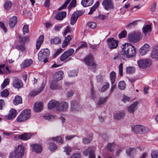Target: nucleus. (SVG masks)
Returning <instances> with one entry per match:
<instances>
[{
    "instance_id": "nucleus-1",
    "label": "nucleus",
    "mask_w": 158,
    "mask_h": 158,
    "mask_svg": "<svg viewBox=\"0 0 158 158\" xmlns=\"http://www.w3.org/2000/svg\"><path fill=\"white\" fill-rule=\"evenodd\" d=\"M121 48L122 50L120 52V54L125 55L127 58H131L135 55V47L130 44H125L122 45Z\"/></svg>"
},
{
    "instance_id": "nucleus-2",
    "label": "nucleus",
    "mask_w": 158,
    "mask_h": 158,
    "mask_svg": "<svg viewBox=\"0 0 158 158\" xmlns=\"http://www.w3.org/2000/svg\"><path fill=\"white\" fill-rule=\"evenodd\" d=\"M24 148L21 145H19L14 151L11 153L9 158H23L24 154Z\"/></svg>"
},
{
    "instance_id": "nucleus-3",
    "label": "nucleus",
    "mask_w": 158,
    "mask_h": 158,
    "mask_svg": "<svg viewBox=\"0 0 158 158\" xmlns=\"http://www.w3.org/2000/svg\"><path fill=\"white\" fill-rule=\"evenodd\" d=\"M142 35L139 32H134L128 35V40L132 42L136 43L139 41L142 38Z\"/></svg>"
},
{
    "instance_id": "nucleus-4",
    "label": "nucleus",
    "mask_w": 158,
    "mask_h": 158,
    "mask_svg": "<svg viewBox=\"0 0 158 158\" xmlns=\"http://www.w3.org/2000/svg\"><path fill=\"white\" fill-rule=\"evenodd\" d=\"M134 132L137 134H144L149 131V129L141 125H136L133 128Z\"/></svg>"
},
{
    "instance_id": "nucleus-5",
    "label": "nucleus",
    "mask_w": 158,
    "mask_h": 158,
    "mask_svg": "<svg viewBox=\"0 0 158 158\" xmlns=\"http://www.w3.org/2000/svg\"><path fill=\"white\" fill-rule=\"evenodd\" d=\"M31 110L29 109L23 110L17 118L19 122L24 121L27 119L30 116Z\"/></svg>"
},
{
    "instance_id": "nucleus-6",
    "label": "nucleus",
    "mask_w": 158,
    "mask_h": 158,
    "mask_svg": "<svg viewBox=\"0 0 158 158\" xmlns=\"http://www.w3.org/2000/svg\"><path fill=\"white\" fill-rule=\"evenodd\" d=\"M50 53V51L48 48L42 49L38 54V59L42 61L44 58H48Z\"/></svg>"
},
{
    "instance_id": "nucleus-7",
    "label": "nucleus",
    "mask_w": 158,
    "mask_h": 158,
    "mask_svg": "<svg viewBox=\"0 0 158 158\" xmlns=\"http://www.w3.org/2000/svg\"><path fill=\"white\" fill-rule=\"evenodd\" d=\"M137 63L139 67L145 69L151 65V61L149 59L141 60L138 61Z\"/></svg>"
},
{
    "instance_id": "nucleus-8",
    "label": "nucleus",
    "mask_w": 158,
    "mask_h": 158,
    "mask_svg": "<svg viewBox=\"0 0 158 158\" xmlns=\"http://www.w3.org/2000/svg\"><path fill=\"white\" fill-rule=\"evenodd\" d=\"M83 13L84 12L82 10L74 12L71 16L70 24L73 25L77 22L78 18L82 15Z\"/></svg>"
},
{
    "instance_id": "nucleus-9",
    "label": "nucleus",
    "mask_w": 158,
    "mask_h": 158,
    "mask_svg": "<svg viewBox=\"0 0 158 158\" xmlns=\"http://www.w3.org/2000/svg\"><path fill=\"white\" fill-rule=\"evenodd\" d=\"M107 42L109 48L110 49H113L117 48L118 41L114 40L113 38H110L107 39Z\"/></svg>"
},
{
    "instance_id": "nucleus-10",
    "label": "nucleus",
    "mask_w": 158,
    "mask_h": 158,
    "mask_svg": "<svg viewBox=\"0 0 158 158\" xmlns=\"http://www.w3.org/2000/svg\"><path fill=\"white\" fill-rule=\"evenodd\" d=\"M74 51L73 49L71 48L68 51L64 52L60 56V59L61 61H63L68 58L72 55Z\"/></svg>"
},
{
    "instance_id": "nucleus-11",
    "label": "nucleus",
    "mask_w": 158,
    "mask_h": 158,
    "mask_svg": "<svg viewBox=\"0 0 158 158\" xmlns=\"http://www.w3.org/2000/svg\"><path fill=\"white\" fill-rule=\"evenodd\" d=\"M102 5L106 10L113 9L114 8L112 0H103Z\"/></svg>"
},
{
    "instance_id": "nucleus-12",
    "label": "nucleus",
    "mask_w": 158,
    "mask_h": 158,
    "mask_svg": "<svg viewBox=\"0 0 158 158\" xmlns=\"http://www.w3.org/2000/svg\"><path fill=\"white\" fill-rule=\"evenodd\" d=\"M12 85L15 88L19 89L22 87L23 84L21 80L17 77L13 78Z\"/></svg>"
},
{
    "instance_id": "nucleus-13",
    "label": "nucleus",
    "mask_w": 158,
    "mask_h": 158,
    "mask_svg": "<svg viewBox=\"0 0 158 158\" xmlns=\"http://www.w3.org/2000/svg\"><path fill=\"white\" fill-rule=\"evenodd\" d=\"M68 106V104L65 102H62L60 103L58 102L56 110L59 111H65L67 109Z\"/></svg>"
},
{
    "instance_id": "nucleus-14",
    "label": "nucleus",
    "mask_w": 158,
    "mask_h": 158,
    "mask_svg": "<svg viewBox=\"0 0 158 158\" xmlns=\"http://www.w3.org/2000/svg\"><path fill=\"white\" fill-rule=\"evenodd\" d=\"M139 102L138 101L133 102L128 107L127 110L128 111L131 113H133L138 108L137 105Z\"/></svg>"
},
{
    "instance_id": "nucleus-15",
    "label": "nucleus",
    "mask_w": 158,
    "mask_h": 158,
    "mask_svg": "<svg viewBox=\"0 0 158 158\" xmlns=\"http://www.w3.org/2000/svg\"><path fill=\"white\" fill-rule=\"evenodd\" d=\"M16 110L14 109H11L9 111L8 114L5 116V118L6 119L11 120L16 117Z\"/></svg>"
},
{
    "instance_id": "nucleus-16",
    "label": "nucleus",
    "mask_w": 158,
    "mask_h": 158,
    "mask_svg": "<svg viewBox=\"0 0 158 158\" xmlns=\"http://www.w3.org/2000/svg\"><path fill=\"white\" fill-rule=\"evenodd\" d=\"M151 58L158 60V45H155L153 48V50L150 54Z\"/></svg>"
},
{
    "instance_id": "nucleus-17",
    "label": "nucleus",
    "mask_w": 158,
    "mask_h": 158,
    "mask_svg": "<svg viewBox=\"0 0 158 158\" xmlns=\"http://www.w3.org/2000/svg\"><path fill=\"white\" fill-rule=\"evenodd\" d=\"M149 45L147 44H145L139 49L140 53L141 56L144 55L149 51Z\"/></svg>"
},
{
    "instance_id": "nucleus-18",
    "label": "nucleus",
    "mask_w": 158,
    "mask_h": 158,
    "mask_svg": "<svg viewBox=\"0 0 158 158\" xmlns=\"http://www.w3.org/2000/svg\"><path fill=\"white\" fill-rule=\"evenodd\" d=\"M85 64L89 66H91V64L94 61V57L90 55H88L84 59Z\"/></svg>"
},
{
    "instance_id": "nucleus-19",
    "label": "nucleus",
    "mask_w": 158,
    "mask_h": 158,
    "mask_svg": "<svg viewBox=\"0 0 158 158\" xmlns=\"http://www.w3.org/2000/svg\"><path fill=\"white\" fill-rule=\"evenodd\" d=\"M43 104L42 102H36L35 103L34 109L35 112L41 111L43 109Z\"/></svg>"
},
{
    "instance_id": "nucleus-20",
    "label": "nucleus",
    "mask_w": 158,
    "mask_h": 158,
    "mask_svg": "<svg viewBox=\"0 0 158 158\" xmlns=\"http://www.w3.org/2000/svg\"><path fill=\"white\" fill-rule=\"evenodd\" d=\"M31 146L32 147V151L36 153H40L42 150V147L40 145L34 144H32Z\"/></svg>"
},
{
    "instance_id": "nucleus-21",
    "label": "nucleus",
    "mask_w": 158,
    "mask_h": 158,
    "mask_svg": "<svg viewBox=\"0 0 158 158\" xmlns=\"http://www.w3.org/2000/svg\"><path fill=\"white\" fill-rule=\"evenodd\" d=\"M71 109L73 111L78 110L80 107L78 102L76 101L71 102Z\"/></svg>"
},
{
    "instance_id": "nucleus-22",
    "label": "nucleus",
    "mask_w": 158,
    "mask_h": 158,
    "mask_svg": "<svg viewBox=\"0 0 158 158\" xmlns=\"http://www.w3.org/2000/svg\"><path fill=\"white\" fill-rule=\"evenodd\" d=\"M44 39V36L43 35H40L38 39L36 45L37 50H38L40 49L41 44L43 42Z\"/></svg>"
},
{
    "instance_id": "nucleus-23",
    "label": "nucleus",
    "mask_w": 158,
    "mask_h": 158,
    "mask_svg": "<svg viewBox=\"0 0 158 158\" xmlns=\"http://www.w3.org/2000/svg\"><path fill=\"white\" fill-rule=\"evenodd\" d=\"M17 23V18L16 16H14L9 20V25L11 28L14 27Z\"/></svg>"
},
{
    "instance_id": "nucleus-24",
    "label": "nucleus",
    "mask_w": 158,
    "mask_h": 158,
    "mask_svg": "<svg viewBox=\"0 0 158 158\" xmlns=\"http://www.w3.org/2000/svg\"><path fill=\"white\" fill-rule=\"evenodd\" d=\"M58 102L55 100H52L50 101L48 103V108L49 109H51L52 108L56 107L58 104Z\"/></svg>"
},
{
    "instance_id": "nucleus-25",
    "label": "nucleus",
    "mask_w": 158,
    "mask_h": 158,
    "mask_svg": "<svg viewBox=\"0 0 158 158\" xmlns=\"http://www.w3.org/2000/svg\"><path fill=\"white\" fill-rule=\"evenodd\" d=\"M32 63V60L31 59L25 60L21 64V68H24L29 66L31 65Z\"/></svg>"
},
{
    "instance_id": "nucleus-26",
    "label": "nucleus",
    "mask_w": 158,
    "mask_h": 158,
    "mask_svg": "<svg viewBox=\"0 0 158 158\" xmlns=\"http://www.w3.org/2000/svg\"><path fill=\"white\" fill-rule=\"evenodd\" d=\"M139 148V147L130 148L126 150V153L128 156H131L134 155V153L136 152V149Z\"/></svg>"
},
{
    "instance_id": "nucleus-27",
    "label": "nucleus",
    "mask_w": 158,
    "mask_h": 158,
    "mask_svg": "<svg viewBox=\"0 0 158 158\" xmlns=\"http://www.w3.org/2000/svg\"><path fill=\"white\" fill-rule=\"evenodd\" d=\"M94 0H82L81 5L85 7L89 6L92 5Z\"/></svg>"
},
{
    "instance_id": "nucleus-28",
    "label": "nucleus",
    "mask_w": 158,
    "mask_h": 158,
    "mask_svg": "<svg viewBox=\"0 0 158 158\" xmlns=\"http://www.w3.org/2000/svg\"><path fill=\"white\" fill-rule=\"evenodd\" d=\"M66 15V13L65 12H61L58 13L56 17V18L58 20H61Z\"/></svg>"
},
{
    "instance_id": "nucleus-29",
    "label": "nucleus",
    "mask_w": 158,
    "mask_h": 158,
    "mask_svg": "<svg viewBox=\"0 0 158 158\" xmlns=\"http://www.w3.org/2000/svg\"><path fill=\"white\" fill-rule=\"evenodd\" d=\"M51 88L52 89H61V87L58 85L56 81L53 80L51 84Z\"/></svg>"
},
{
    "instance_id": "nucleus-30",
    "label": "nucleus",
    "mask_w": 158,
    "mask_h": 158,
    "mask_svg": "<svg viewBox=\"0 0 158 158\" xmlns=\"http://www.w3.org/2000/svg\"><path fill=\"white\" fill-rule=\"evenodd\" d=\"M143 33L146 35L151 31V27L150 25H146L142 28Z\"/></svg>"
},
{
    "instance_id": "nucleus-31",
    "label": "nucleus",
    "mask_w": 158,
    "mask_h": 158,
    "mask_svg": "<svg viewBox=\"0 0 158 158\" xmlns=\"http://www.w3.org/2000/svg\"><path fill=\"white\" fill-rule=\"evenodd\" d=\"M31 135L30 133H25L23 135H19V138L23 140H27L31 137Z\"/></svg>"
},
{
    "instance_id": "nucleus-32",
    "label": "nucleus",
    "mask_w": 158,
    "mask_h": 158,
    "mask_svg": "<svg viewBox=\"0 0 158 158\" xmlns=\"http://www.w3.org/2000/svg\"><path fill=\"white\" fill-rule=\"evenodd\" d=\"M63 74L64 72L62 71H60L56 72L55 75L56 80L58 81L61 80L63 78Z\"/></svg>"
},
{
    "instance_id": "nucleus-33",
    "label": "nucleus",
    "mask_w": 158,
    "mask_h": 158,
    "mask_svg": "<svg viewBox=\"0 0 158 158\" xmlns=\"http://www.w3.org/2000/svg\"><path fill=\"white\" fill-rule=\"evenodd\" d=\"M13 103L15 105L21 104L22 102V98L19 95H17L15 97V99L13 100Z\"/></svg>"
},
{
    "instance_id": "nucleus-34",
    "label": "nucleus",
    "mask_w": 158,
    "mask_h": 158,
    "mask_svg": "<svg viewBox=\"0 0 158 158\" xmlns=\"http://www.w3.org/2000/svg\"><path fill=\"white\" fill-rule=\"evenodd\" d=\"M19 42L23 43V44L28 42L30 40L29 37L28 36H25L24 37L19 36Z\"/></svg>"
},
{
    "instance_id": "nucleus-35",
    "label": "nucleus",
    "mask_w": 158,
    "mask_h": 158,
    "mask_svg": "<svg viewBox=\"0 0 158 158\" xmlns=\"http://www.w3.org/2000/svg\"><path fill=\"white\" fill-rule=\"evenodd\" d=\"M71 40V37L69 35H68L67 37H65L63 43L62 47L64 48L67 46L69 44L70 41Z\"/></svg>"
},
{
    "instance_id": "nucleus-36",
    "label": "nucleus",
    "mask_w": 158,
    "mask_h": 158,
    "mask_svg": "<svg viewBox=\"0 0 158 158\" xmlns=\"http://www.w3.org/2000/svg\"><path fill=\"white\" fill-rule=\"evenodd\" d=\"M45 85L42 83L41 86L40 88L36 91H34L31 93V94L32 96H35L40 93L44 88Z\"/></svg>"
},
{
    "instance_id": "nucleus-37",
    "label": "nucleus",
    "mask_w": 158,
    "mask_h": 158,
    "mask_svg": "<svg viewBox=\"0 0 158 158\" xmlns=\"http://www.w3.org/2000/svg\"><path fill=\"white\" fill-rule=\"evenodd\" d=\"M110 78L111 85H113L114 83L116 78V73L114 71H112L110 73Z\"/></svg>"
},
{
    "instance_id": "nucleus-38",
    "label": "nucleus",
    "mask_w": 158,
    "mask_h": 158,
    "mask_svg": "<svg viewBox=\"0 0 158 158\" xmlns=\"http://www.w3.org/2000/svg\"><path fill=\"white\" fill-rule=\"evenodd\" d=\"M125 114L124 112H120L114 114V117L115 119H119L123 118Z\"/></svg>"
},
{
    "instance_id": "nucleus-39",
    "label": "nucleus",
    "mask_w": 158,
    "mask_h": 158,
    "mask_svg": "<svg viewBox=\"0 0 158 158\" xmlns=\"http://www.w3.org/2000/svg\"><path fill=\"white\" fill-rule=\"evenodd\" d=\"M50 42L52 44H56L60 43L61 40L59 37H56L52 39L51 40Z\"/></svg>"
},
{
    "instance_id": "nucleus-40",
    "label": "nucleus",
    "mask_w": 158,
    "mask_h": 158,
    "mask_svg": "<svg viewBox=\"0 0 158 158\" xmlns=\"http://www.w3.org/2000/svg\"><path fill=\"white\" fill-rule=\"evenodd\" d=\"M99 5V2H96L95 4L94 5L92 6L90 9V11L88 13L89 15L92 14L93 12H94L96 9L98 7Z\"/></svg>"
},
{
    "instance_id": "nucleus-41",
    "label": "nucleus",
    "mask_w": 158,
    "mask_h": 158,
    "mask_svg": "<svg viewBox=\"0 0 158 158\" xmlns=\"http://www.w3.org/2000/svg\"><path fill=\"white\" fill-rule=\"evenodd\" d=\"M115 144L114 143H109L108 144L106 149L109 151L112 152L114 150Z\"/></svg>"
},
{
    "instance_id": "nucleus-42",
    "label": "nucleus",
    "mask_w": 158,
    "mask_h": 158,
    "mask_svg": "<svg viewBox=\"0 0 158 158\" xmlns=\"http://www.w3.org/2000/svg\"><path fill=\"white\" fill-rule=\"evenodd\" d=\"M48 148L51 151L53 152L57 149V147L55 144L51 143H49Z\"/></svg>"
},
{
    "instance_id": "nucleus-43",
    "label": "nucleus",
    "mask_w": 158,
    "mask_h": 158,
    "mask_svg": "<svg viewBox=\"0 0 158 158\" xmlns=\"http://www.w3.org/2000/svg\"><path fill=\"white\" fill-rule=\"evenodd\" d=\"M12 2L10 1H7L4 4V7L7 10H9L11 8L12 6Z\"/></svg>"
},
{
    "instance_id": "nucleus-44",
    "label": "nucleus",
    "mask_w": 158,
    "mask_h": 158,
    "mask_svg": "<svg viewBox=\"0 0 158 158\" xmlns=\"http://www.w3.org/2000/svg\"><path fill=\"white\" fill-rule=\"evenodd\" d=\"M118 86L120 90H123L125 89L126 84L124 81H121L119 82Z\"/></svg>"
},
{
    "instance_id": "nucleus-45",
    "label": "nucleus",
    "mask_w": 158,
    "mask_h": 158,
    "mask_svg": "<svg viewBox=\"0 0 158 158\" xmlns=\"http://www.w3.org/2000/svg\"><path fill=\"white\" fill-rule=\"evenodd\" d=\"M23 45V44H17L16 46V49L20 51L21 52H24L25 50V48Z\"/></svg>"
},
{
    "instance_id": "nucleus-46",
    "label": "nucleus",
    "mask_w": 158,
    "mask_h": 158,
    "mask_svg": "<svg viewBox=\"0 0 158 158\" xmlns=\"http://www.w3.org/2000/svg\"><path fill=\"white\" fill-rule=\"evenodd\" d=\"M68 73L69 77H74L77 76L78 72L77 70H73L68 72Z\"/></svg>"
},
{
    "instance_id": "nucleus-47",
    "label": "nucleus",
    "mask_w": 158,
    "mask_h": 158,
    "mask_svg": "<svg viewBox=\"0 0 158 158\" xmlns=\"http://www.w3.org/2000/svg\"><path fill=\"white\" fill-rule=\"evenodd\" d=\"M10 79L8 78L5 79L3 83L2 84L1 87L2 89H3L6 85H9L10 82Z\"/></svg>"
},
{
    "instance_id": "nucleus-48",
    "label": "nucleus",
    "mask_w": 158,
    "mask_h": 158,
    "mask_svg": "<svg viewBox=\"0 0 158 158\" xmlns=\"http://www.w3.org/2000/svg\"><path fill=\"white\" fill-rule=\"evenodd\" d=\"M106 97L100 98L97 104L99 106L103 104L106 102Z\"/></svg>"
},
{
    "instance_id": "nucleus-49",
    "label": "nucleus",
    "mask_w": 158,
    "mask_h": 158,
    "mask_svg": "<svg viewBox=\"0 0 158 158\" xmlns=\"http://www.w3.org/2000/svg\"><path fill=\"white\" fill-rule=\"evenodd\" d=\"M92 139V137L90 136L88 138H84L83 139V142L84 144L89 143H90Z\"/></svg>"
},
{
    "instance_id": "nucleus-50",
    "label": "nucleus",
    "mask_w": 158,
    "mask_h": 158,
    "mask_svg": "<svg viewBox=\"0 0 158 158\" xmlns=\"http://www.w3.org/2000/svg\"><path fill=\"white\" fill-rule=\"evenodd\" d=\"M52 139L61 144L63 143V141L62 137L60 136H58L56 137H54L52 138Z\"/></svg>"
},
{
    "instance_id": "nucleus-51",
    "label": "nucleus",
    "mask_w": 158,
    "mask_h": 158,
    "mask_svg": "<svg viewBox=\"0 0 158 158\" xmlns=\"http://www.w3.org/2000/svg\"><path fill=\"white\" fill-rule=\"evenodd\" d=\"M152 158H158V151H153L151 153Z\"/></svg>"
},
{
    "instance_id": "nucleus-52",
    "label": "nucleus",
    "mask_w": 158,
    "mask_h": 158,
    "mask_svg": "<svg viewBox=\"0 0 158 158\" xmlns=\"http://www.w3.org/2000/svg\"><path fill=\"white\" fill-rule=\"evenodd\" d=\"M1 96L3 97H6L9 94L8 91L7 89H5L1 93Z\"/></svg>"
},
{
    "instance_id": "nucleus-53",
    "label": "nucleus",
    "mask_w": 158,
    "mask_h": 158,
    "mask_svg": "<svg viewBox=\"0 0 158 158\" xmlns=\"http://www.w3.org/2000/svg\"><path fill=\"white\" fill-rule=\"evenodd\" d=\"M126 71L128 73H132L134 72L135 69L133 67H129L127 68Z\"/></svg>"
},
{
    "instance_id": "nucleus-54",
    "label": "nucleus",
    "mask_w": 158,
    "mask_h": 158,
    "mask_svg": "<svg viewBox=\"0 0 158 158\" xmlns=\"http://www.w3.org/2000/svg\"><path fill=\"white\" fill-rule=\"evenodd\" d=\"M96 91L94 90L93 85H92L91 89L90 97L91 98L94 99L95 98V94Z\"/></svg>"
},
{
    "instance_id": "nucleus-55",
    "label": "nucleus",
    "mask_w": 158,
    "mask_h": 158,
    "mask_svg": "<svg viewBox=\"0 0 158 158\" xmlns=\"http://www.w3.org/2000/svg\"><path fill=\"white\" fill-rule=\"evenodd\" d=\"M127 34V32L126 30L123 31L121 33L119 34L118 37L119 39H121L125 37Z\"/></svg>"
},
{
    "instance_id": "nucleus-56",
    "label": "nucleus",
    "mask_w": 158,
    "mask_h": 158,
    "mask_svg": "<svg viewBox=\"0 0 158 158\" xmlns=\"http://www.w3.org/2000/svg\"><path fill=\"white\" fill-rule=\"evenodd\" d=\"M123 64L120 63L119 66V73L120 76H123Z\"/></svg>"
},
{
    "instance_id": "nucleus-57",
    "label": "nucleus",
    "mask_w": 158,
    "mask_h": 158,
    "mask_svg": "<svg viewBox=\"0 0 158 158\" xmlns=\"http://www.w3.org/2000/svg\"><path fill=\"white\" fill-rule=\"evenodd\" d=\"M71 0H67L65 1L64 3L60 8H59V10H61L62 9L66 7L68 4L70 2Z\"/></svg>"
},
{
    "instance_id": "nucleus-58",
    "label": "nucleus",
    "mask_w": 158,
    "mask_h": 158,
    "mask_svg": "<svg viewBox=\"0 0 158 158\" xmlns=\"http://www.w3.org/2000/svg\"><path fill=\"white\" fill-rule=\"evenodd\" d=\"M92 66L91 69L93 72H95L96 70L97 69V64L96 63L93 61L91 64Z\"/></svg>"
},
{
    "instance_id": "nucleus-59",
    "label": "nucleus",
    "mask_w": 158,
    "mask_h": 158,
    "mask_svg": "<svg viewBox=\"0 0 158 158\" xmlns=\"http://www.w3.org/2000/svg\"><path fill=\"white\" fill-rule=\"evenodd\" d=\"M109 84L108 83H106L105 85H103L101 89V92H103L106 90L109 87Z\"/></svg>"
},
{
    "instance_id": "nucleus-60",
    "label": "nucleus",
    "mask_w": 158,
    "mask_h": 158,
    "mask_svg": "<svg viewBox=\"0 0 158 158\" xmlns=\"http://www.w3.org/2000/svg\"><path fill=\"white\" fill-rule=\"evenodd\" d=\"M76 0H73L68 6V8L69 10L72 7H74L76 4Z\"/></svg>"
},
{
    "instance_id": "nucleus-61",
    "label": "nucleus",
    "mask_w": 158,
    "mask_h": 158,
    "mask_svg": "<svg viewBox=\"0 0 158 158\" xmlns=\"http://www.w3.org/2000/svg\"><path fill=\"white\" fill-rule=\"evenodd\" d=\"M88 26L91 28L94 29L95 28L97 24L95 22H90L88 23Z\"/></svg>"
},
{
    "instance_id": "nucleus-62",
    "label": "nucleus",
    "mask_w": 158,
    "mask_h": 158,
    "mask_svg": "<svg viewBox=\"0 0 158 158\" xmlns=\"http://www.w3.org/2000/svg\"><path fill=\"white\" fill-rule=\"evenodd\" d=\"M23 32L24 35L26 33L29 32V30L28 29V27L27 25H24L23 27Z\"/></svg>"
},
{
    "instance_id": "nucleus-63",
    "label": "nucleus",
    "mask_w": 158,
    "mask_h": 158,
    "mask_svg": "<svg viewBox=\"0 0 158 158\" xmlns=\"http://www.w3.org/2000/svg\"><path fill=\"white\" fill-rule=\"evenodd\" d=\"M64 151L66 152L67 155H69L70 152H71V149L70 147H64Z\"/></svg>"
},
{
    "instance_id": "nucleus-64",
    "label": "nucleus",
    "mask_w": 158,
    "mask_h": 158,
    "mask_svg": "<svg viewBox=\"0 0 158 158\" xmlns=\"http://www.w3.org/2000/svg\"><path fill=\"white\" fill-rule=\"evenodd\" d=\"M91 150H93L89 148L86 149L83 152V153L85 156H87L89 153L90 154V151Z\"/></svg>"
}]
</instances>
